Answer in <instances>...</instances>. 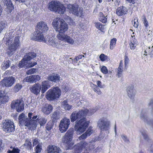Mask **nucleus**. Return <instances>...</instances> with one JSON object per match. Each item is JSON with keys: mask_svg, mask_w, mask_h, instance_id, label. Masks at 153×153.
<instances>
[{"mask_svg": "<svg viewBox=\"0 0 153 153\" xmlns=\"http://www.w3.org/2000/svg\"><path fill=\"white\" fill-rule=\"evenodd\" d=\"M37 30L36 31H39L42 32H44L45 31L48 30V27L46 24L43 22H40L37 23Z\"/></svg>", "mask_w": 153, "mask_h": 153, "instance_id": "19", "label": "nucleus"}, {"mask_svg": "<svg viewBox=\"0 0 153 153\" xmlns=\"http://www.w3.org/2000/svg\"><path fill=\"white\" fill-rule=\"evenodd\" d=\"M11 148H12L11 147ZM20 150L17 147H13L12 150H8L7 153H20Z\"/></svg>", "mask_w": 153, "mask_h": 153, "instance_id": "44", "label": "nucleus"}, {"mask_svg": "<svg viewBox=\"0 0 153 153\" xmlns=\"http://www.w3.org/2000/svg\"><path fill=\"white\" fill-rule=\"evenodd\" d=\"M127 95L131 100H133L136 92L133 86L131 85L128 86L126 90Z\"/></svg>", "mask_w": 153, "mask_h": 153, "instance_id": "17", "label": "nucleus"}, {"mask_svg": "<svg viewBox=\"0 0 153 153\" xmlns=\"http://www.w3.org/2000/svg\"><path fill=\"white\" fill-rule=\"evenodd\" d=\"M148 105L150 106L151 105L152 106V108L151 111V114L153 115V100L151 99L150 100L148 103Z\"/></svg>", "mask_w": 153, "mask_h": 153, "instance_id": "57", "label": "nucleus"}, {"mask_svg": "<svg viewBox=\"0 0 153 153\" xmlns=\"http://www.w3.org/2000/svg\"><path fill=\"white\" fill-rule=\"evenodd\" d=\"M123 71V67L119 66L118 68L117 76L119 77L121 76Z\"/></svg>", "mask_w": 153, "mask_h": 153, "instance_id": "46", "label": "nucleus"}, {"mask_svg": "<svg viewBox=\"0 0 153 153\" xmlns=\"http://www.w3.org/2000/svg\"><path fill=\"white\" fill-rule=\"evenodd\" d=\"M101 68V71L104 74H106L108 73V70L106 67L104 66H102Z\"/></svg>", "mask_w": 153, "mask_h": 153, "instance_id": "47", "label": "nucleus"}, {"mask_svg": "<svg viewBox=\"0 0 153 153\" xmlns=\"http://www.w3.org/2000/svg\"><path fill=\"white\" fill-rule=\"evenodd\" d=\"M132 38L131 39V42L129 44V47L132 50H134L135 48L137 45V40L133 37V36L131 35Z\"/></svg>", "mask_w": 153, "mask_h": 153, "instance_id": "28", "label": "nucleus"}, {"mask_svg": "<svg viewBox=\"0 0 153 153\" xmlns=\"http://www.w3.org/2000/svg\"><path fill=\"white\" fill-rule=\"evenodd\" d=\"M61 3L56 1H52L49 3V8L51 11H55Z\"/></svg>", "mask_w": 153, "mask_h": 153, "instance_id": "22", "label": "nucleus"}, {"mask_svg": "<svg viewBox=\"0 0 153 153\" xmlns=\"http://www.w3.org/2000/svg\"><path fill=\"white\" fill-rule=\"evenodd\" d=\"M54 123L52 121L48 122L46 126V130L48 131H50L53 128Z\"/></svg>", "mask_w": 153, "mask_h": 153, "instance_id": "38", "label": "nucleus"}, {"mask_svg": "<svg viewBox=\"0 0 153 153\" xmlns=\"http://www.w3.org/2000/svg\"><path fill=\"white\" fill-rule=\"evenodd\" d=\"M143 17V19L142 20L144 26L146 28L149 26L148 22L145 16H144Z\"/></svg>", "mask_w": 153, "mask_h": 153, "instance_id": "48", "label": "nucleus"}, {"mask_svg": "<svg viewBox=\"0 0 153 153\" xmlns=\"http://www.w3.org/2000/svg\"><path fill=\"white\" fill-rule=\"evenodd\" d=\"M47 151L48 153H59L61 152L59 147L52 145L48 146Z\"/></svg>", "mask_w": 153, "mask_h": 153, "instance_id": "21", "label": "nucleus"}, {"mask_svg": "<svg viewBox=\"0 0 153 153\" xmlns=\"http://www.w3.org/2000/svg\"><path fill=\"white\" fill-rule=\"evenodd\" d=\"M20 37L17 36L15 37L14 40L9 45L7 49V52L10 55L13 54V52L17 50L20 45V42L19 40Z\"/></svg>", "mask_w": 153, "mask_h": 153, "instance_id": "8", "label": "nucleus"}, {"mask_svg": "<svg viewBox=\"0 0 153 153\" xmlns=\"http://www.w3.org/2000/svg\"><path fill=\"white\" fill-rule=\"evenodd\" d=\"M87 137L86 134L85 133L79 137V139L80 140H85L87 138Z\"/></svg>", "mask_w": 153, "mask_h": 153, "instance_id": "55", "label": "nucleus"}, {"mask_svg": "<svg viewBox=\"0 0 153 153\" xmlns=\"http://www.w3.org/2000/svg\"><path fill=\"white\" fill-rule=\"evenodd\" d=\"M100 58L102 61H104L107 59V56L105 55L104 54H101L100 56Z\"/></svg>", "mask_w": 153, "mask_h": 153, "instance_id": "56", "label": "nucleus"}, {"mask_svg": "<svg viewBox=\"0 0 153 153\" xmlns=\"http://www.w3.org/2000/svg\"><path fill=\"white\" fill-rule=\"evenodd\" d=\"M10 65V61L8 60L2 64V69L4 71L9 68Z\"/></svg>", "mask_w": 153, "mask_h": 153, "instance_id": "41", "label": "nucleus"}, {"mask_svg": "<svg viewBox=\"0 0 153 153\" xmlns=\"http://www.w3.org/2000/svg\"><path fill=\"white\" fill-rule=\"evenodd\" d=\"M85 114L83 110H80L79 111H74L70 116L71 122H74L76 120L80 119L76 122L74 126L75 130L78 134H80L83 133L88 127L90 123L89 121H87L85 117Z\"/></svg>", "mask_w": 153, "mask_h": 153, "instance_id": "2", "label": "nucleus"}, {"mask_svg": "<svg viewBox=\"0 0 153 153\" xmlns=\"http://www.w3.org/2000/svg\"><path fill=\"white\" fill-rule=\"evenodd\" d=\"M60 78V76L58 74L53 73L49 76L48 80L54 82H57L59 81Z\"/></svg>", "mask_w": 153, "mask_h": 153, "instance_id": "25", "label": "nucleus"}, {"mask_svg": "<svg viewBox=\"0 0 153 153\" xmlns=\"http://www.w3.org/2000/svg\"><path fill=\"white\" fill-rule=\"evenodd\" d=\"M65 10V7L62 4L60 3L58 7L56 9L55 12L56 13H58L60 14H63L64 13Z\"/></svg>", "mask_w": 153, "mask_h": 153, "instance_id": "31", "label": "nucleus"}, {"mask_svg": "<svg viewBox=\"0 0 153 153\" xmlns=\"http://www.w3.org/2000/svg\"><path fill=\"white\" fill-rule=\"evenodd\" d=\"M36 57V54L33 52H31L28 53L26 55L24 56L23 59L19 63L18 66L19 68H32L36 65L37 63L36 62L33 63L31 62L30 60Z\"/></svg>", "mask_w": 153, "mask_h": 153, "instance_id": "4", "label": "nucleus"}, {"mask_svg": "<svg viewBox=\"0 0 153 153\" xmlns=\"http://www.w3.org/2000/svg\"><path fill=\"white\" fill-rule=\"evenodd\" d=\"M70 124V120L66 117L62 119L61 120L59 126V130L61 133L65 132L68 129Z\"/></svg>", "mask_w": 153, "mask_h": 153, "instance_id": "12", "label": "nucleus"}, {"mask_svg": "<svg viewBox=\"0 0 153 153\" xmlns=\"http://www.w3.org/2000/svg\"><path fill=\"white\" fill-rule=\"evenodd\" d=\"M22 85L19 84H17L16 85L14 88V90L15 92H17L21 88Z\"/></svg>", "mask_w": 153, "mask_h": 153, "instance_id": "51", "label": "nucleus"}, {"mask_svg": "<svg viewBox=\"0 0 153 153\" xmlns=\"http://www.w3.org/2000/svg\"><path fill=\"white\" fill-rule=\"evenodd\" d=\"M3 130L7 132H13L15 130V127L13 122L8 120L3 124Z\"/></svg>", "mask_w": 153, "mask_h": 153, "instance_id": "15", "label": "nucleus"}, {"mask_svg": "<svg viewBox=\"0 0 153 153\" xmlns=\"http://www.w3.org/2000/svg\"><path fill=\"white\" fill-rule=\"evenodd\" d=\"M95 26L96 28L102 32H104V30L106 29L105 25H103L100 22H95Z\"/></svg>", "mask_w": 153, "mask_h": 153, "instance_id": "30", "label": "nucleus"}, {"mask_svg": "<svg viewBox=\"0 0 153 153\" xmlns=\"http://www.w3.org/2000/svg\"><path fill=\"white\" fill-rule=\"evenodd\" d=\"M92 127H90L88 129V130L86 131L85 132V133L86 134L87 136H89L91 135V134L93 132V131L92 129Z\"/></svg>", "mask_w": 153, "mask_h": 153, "instance_id": "52", "label": "nucleus"}, {"mask_svg": "<svg viewBox=\"0 0 153 153\" xmlns=\"http://www.w3.org/2000/svg\"><path fill=\"white\" fill-rule=\"evenodd\" d=\"M97 87L100 88H103L104 87V86L102 85V82L100 81H97Z\"/></svg>", "mask_w": 153, "mask_h": 153, "instance_id": "59", "label": "nucleus"}, {"mask_svg": "<svg viewBox=\"0 0 153 153\" xmlns=\"http://www.w3.org/2000/svg\"><path fill=\"white\" fill-rule=\"evenodd\" d=\"M44 32L39 31H36L31 35V39L39 42H46L45 37L44 33Z\"/></svg>", "mask_w": 153, "mask_h": 153, "instance_id": "9", "label": "nucleus"}, {"mask_svg": "<svg viewBox=\"0 0 153 153\" xmlns=\"http://www.w3.org/2000/svg\"><path fill=\"white\" fill-rule=\"evenodd\" d=\"M37 120L41 126H44L47 121V119L44 117H38Z\"/></svg>", "mask_w": 153, "mask_h": 153, "instance_id": "33", "label": "nucleus"}, {"mask_svg": "<svg viewBox=\"0 0 153 153\" xmlns=\"http://www.w3.org/2000/svg\"><path fill=\"white\" fill-rule=\"evenodd\" d=\"M36 71V69L35 68H31L27 71L26 72V73L27 74H31L34 73Z\"/></svg>", "mask_w": 153, "mask_h": 153, "instance_id": "54", "label": "nucleus"}, {"mask_svg": "<svg viewBox=\"0 0 153 153\" xmlns=\"http://www.w3.org/2000/svg\"><path fill=\"white\" fill-rule=\"evenodd\" d=\"M15 79L13 76L6 77L1 81V83L3 87H10L14 83Z\"/></svg>", "mask_w": 153, "mask_h": 153, "instance_id": "16", "label": "nucleus"}, {"mask_svg": "<svg viewBox=\"0 0 153 153\" xmlns=\"http://www.w3.org/2000/svg\"><path fill=\"white\" fill-rule=\"evenodd\" d=\"M99 20L102 23H105L106 22L107 18L102 13H100Z\"/></svg>", "mask_w": 153, "mask_h": 153, "instance_id": "42", "label": "nucleus"}, {"mask_svg": "<svg viewBox=\"0 0 153 153\" xmlns=\"http://www.w3.org/2000/svg\"><path fill=\"white\" fill-rule=\"evenodd\" d=\"M73 133V130H69L62 139V141L67 147V150L72 149L74 145V143L72 141Z\"/></svg>", "mask_w": 153, "mask_h": 153, "instance_id": "5", "label": "nucleus"}, {"mask_svg": "<svg viewBox=\"0 0 153 153\" xmlns=\"http://www.w3.org/2000/svg\"><path fill=\"white\" fill-rule=\"evenodd\" d=\"M48 82V81H44L42 82V85L39 86L40 90L41 89V92L44 93L49 88Z\"/></svg>", "mask_w": 153, "mask_h": 153, "instance_id": "27", "label": "nucleus"}, {"mask_svg": "<svg viewBox=\"0 0 153 153\" xmlns=\"http://www.w3.org/2000/svg\"><path fill=\"white\" fill-rule=\"evenodd\" d=\"M15 33V31L14 30H11L8 31V33L5 36L7 39V45H9L12 42Z\"/></svg>", "mask_w": 153, "mask_h": 153, "instance_id": "18", "label": "nucleus"}, {"mask_svg": "<svg viewBox=\"0 0 153 153\" xmlns=\"http://www.w3.org/2000/svg\"><path fill=\"white\" fill-rule=\"evenodd\" d=\"M33 76L35 82L40 79V77L39 75H33Z\"/></svg>", "mask_w": 153, "mask_h": 153, "instance_id": "60", "label": "nucleus"}, {"mask_svg": "<svg viewBox=\"0 0 153 153\" xmlns=\"http://www.w3.org/2000/svg\"><path fill=\"white\" fill-rule=\"evenodd\" d=\"M92 85H91V86L93 88V90L98 95H101L102 94V92L100 91V89L97 87V86L92 84Z\"/></svg>", "mask_w": 153, "mask_h": 153, "instance_id": "37", "label": "nucleus"}, {"mask_svg": "<svg viewBox=\"0 0 153 153\" xmlns=\"http://www.w3.org/2000/svg\"><path fill=\"white\" fill-rule=\"evenodd\" d=\"M57 113L56 112H55L53 113L52 114L51 117L52 118H53L54 119H57Z\"/></svg>", "mask_w": 153, "mask_h": 153, "instance_id": "63", "label": "nucleus"}, {"mask_svg": "<svg viewBox=\"0 0 153 153\" xmlns=\"http://www.w3.org/2000/svg\"><path fill=\"white\" fill-rule=\"evenodd\" d=\"M53 107L51 105H46L42 108V111L45 114L48 115L52 111Z\"/></svg>", "mask_w": 153, "mask_h": 153, "instance_id": "26", "label": "nucleus"}, {"mask_svg": "<svg viewBox=\"0 0 153 153\" xmlns=\"http://www.w3.org/2000/svg\"><path fill=\"white\" fill-rule=\"evenodd\" d=\"M148 51V54L150 57H153V45L151 47H149Z\"/></svg>", "mask_w": 153, "mask_h": 153, "instance_id": "50", "label": "nucleus"}, {"mask_svg": "<svg viewBox=\"0 0 153 153\" xmlns=\"http://www.w3.org/2000/svg\"><path fill=\"white\" fill-rule=\"evenodd\" d=\"M7 25L4 22H0V34L1 33L2 31L6 28Z\"/></svg>", "mask_w": 153, "mask_h": 153, "instance_id": "45", "label": "nucleus"}, {"mask_svg": "<svg viewBox=\"0 0 153 153\" xmlns=\"http://www.w3.org/2000/svg\"><path fill=\"white\" fill-rule=\"evenodd\" d=\"M4 95V92L0 90V99H1Z\"/></svg>", "mask_w": 153, "mask_h": 153, "instance_id": "64", "label": "nucleus"}, {"mask_svg": "<svg viewBox=\"0 0 153 153\" xmlns=\"http://www.w3.org/2000/svg\"><path fill=\"white\" fill-rule=\"evenodd\" d=\"M128 10L126 7L121 6L117 8L116 10V13L118 16H121L127 13Z\"/></svg>", "mask_w": 153, "mask_h": 153, "instance_id": "23", "label": "nucleus"}, {"mask_svg": "<svg viewBox=\"0 0 153 153\" xmlns=\"http://www.w3.org/2000/svg\"><path fill=\"white\" fill-rule=\"evenodd\" d=\"M46 43L48 45H51L55 47L59 46V43L56 42L55 38L53 36L49 37L46 39Z\"/></svg>", "mask_w": 153, "mask_h": 153, "instance_id": "20", "label": "nucleus"}, {"mask_svg": "<svg viewBox=\"0 0 153 153\" xmlns=\"http://www.w3.org/2000/svg\"><path fill=\"white\" fill-rule=\"evenodd\" d=\"M42 149V143H39L36 146L35 149L36 152L35 153H40Z\"/></svg>", "mask_w": 153, "mask_h": 153, "instance_id": "43", "label": "nucleus"}, {"mask_svg": "<svg viewBox=\"0 0 153 153\" xmlns=\"http://www.w3.org/2000/svg\"><path fill=\"white\" fill-rule=\"evenodd\" d=\"M24 102L21 100H17L13 101L11 105V108H16L17 111L18 112L23 110L24 108Z\"/></svg>", "mask_w": 153, "mask_h": 153, "instance_id": "13", "label": "nucleus"}, {"mask_svg": "<svg viewBox=\"0 0 153 153\" xmlns=\"http://www.w3.org/2000/svg\"><path fill=\"white\" fill-rule=\"evenodd\" d=\"M7 6V11L8 13H10L14 9L13 5L10 0H2Z\"/></svg>", "mask_w": 153, "mask_h": 153, "instance_id": "24", "label": "nucleus"}, {"mask_svg": "<svg viewBox=\"0 0 153 153\" xmlns=\"http://www.w3.org/2000/svg\"><path fill=\"white\" fill-rule=\"evenodd\" d=\"M121 137L124 141L128 143V140L127 138V137L126 136H125L124 135H122L121 136Z\"/></svg>", "mask_w": 153, "mask_h": 153, "instance_id": "62", "label": "nucleus"}, {"mask_svg": "<svg viewBox=\"0 0 153 153\" xmlns=\"http://www.w3.org/2000/svg\"><path fill=\"white\" fill-rule=\"evenodd\" d=\"M61 95V90L56 87L49 89L47 92L46 97L48 100H51L58 98Z\"/></svg>", "mask_w": 153, "mask_h": 153, "instance_id": "6", "label": "nucleus"}, {"mask_svg": "<svg viewBox=\"0 0 153 153\" xmlns=\"http://www.w3.org/2000/svg\"><path fill=\"white\" fill-rule=\"evenodd\" d=\"M9 100V97L8 95L4 94V96L0 99V104H4L7 102Z\"/></svg>", "mask_w": 153, "mask_h": 153, "instance_id": "35", "label": "nucleus"}, {"mask_svg": "<svg viewBox=\"0 0 153 153\" xmlns=\"http://www.w3.org/2000/svg\"><path fill=\"white\" fill-rule=\"evenodd\" d=\"M88 145V144L85 141H80L74 146V153H80L82 150H87Z\"/></svg>", "mask_w": 153, "mask_h": 153, "instance_id": "14", "label": "nucleus"}, {"mask_svg": "<svg viewBox=\"0 0 153 153\" xmlns=\"http://www.w3.org/2000/svg\"><path fill=\"white\" fill-rule=\"evenodd\" d=\"M84 113L85 114V117L86 115H91L94 114L96 111V110L95 109H90L88 110L87 109H82Z\"/></svg>", "mask_w": 153, "mask_h": 153, "instance_id": "32", "label": "nucleus"}, {"mask_svg": "<svg viewBox=\"0 0 153 153\" xmlns=\"http://www.w3.org/2000/svg\"><path fill=\"white\" fill-rule=\"evenodd\" d=\"M117 39L116 38H113L111 40L110 45V49L113 50L116 46Z\"/></svg>", "mask_w": 153, "mask_h": 153, "instance_id": "36", "label": "nucleus"}, {"mask_svg": "<svg viewBox=\"0 0 153 153\" xmlns=\"http://www.w3.org/2000/svg\"><path fill=\"white\" fill-rule=\"evenodd\" d=\"M67 7L69 10V12L79 16H81L82 14V8H78L77 6L68 4L67 5Z\"/></svg>", "mask_w": 153, "mask_h": 153, "instance_id": "11", "label": "nucleus"}, {"mask_svg": "<svg viewBox=\"0 0 153 153\" xmlns=\"http://www.w3.org/2000/svg\"><path fill=\"white\" fill-rule=\"evenodd\" d=\"M132 22L134 27L136 28L138 27L139 25L137 18H135L134 20L132 21Z\"/></svg>", "mask_w": 153, "mask_h": 153, "instance_id": "49", "label": "nucleus"}, {"mask_svg": "<svg viewBox=\"0 0 153 153\" xmlns=\"http://www.w3.org/2000/svg\"><path fill=\"white\" fill-rule=\"evenodd\" d=\"M31 91L33 93L37 95L40 92L39 85L37 84L34 85L30 88Z\"/></svg>", "mask_w": 153, "mask_h": 153, "instance_id": "29", "label": "nucleus"}, {"mask_svg": "<svg viewBox=\"0 0 153 153\" xmlns=\"http://www.w3.org/2000/svg\"><path fill=\"white\" fill-rule=\"evenodd\" d=\"M28 117L29 118L26 117L23 113L20 114L19 117V124L22 126H27L29 129L33 130L36 127L35 119L37 118V116H34L33 113H29Z\"/></svg>", "mask_w": 153, "mask_h": 153, "instance_id": "3", "label": "nucleus"}, {"mask_svg": "<svg viewBox=\"0 0 153 153\" xmlns=\"http://www.w3.org/2000/svg\"><path fill=\"white\" fill-rule=\"evenodd\" d=\"M124 59L125 66L126 67L128 63L129 59L127 56H125Z\"/></svg>", "mask_w": 153, "mask_h": 153, "instance_id": "58", "label": "nucleus"}, {"mask_svg": "<svg viewBox=\"0 0 153 153\" xmlns=\"http://www.w3.org/2000/svg\"><path fill=\"white\" fill-rule=\"evenodd\" d=\"M23 146L25 148L27 149H30L32 148L31 143L29 139H26L25 143L23 145Z\"/></svg>", "mask_w": 153, "mask_h": 153, "instance_id": "34", "label": "nucleus"}, {"mask_svg": "<svg viewBox=\"0 0 153 153\" xmlns=\"http://www.w3.org/2000/svg\"><path fill=\"white\" fill-rule=\"evenodd\" d=\"M53 26L55 30L58 33L57 37L59 40L73 44L74 40L67 35H65V33L67 30V25L63 20L56 18L55 19L52 23Z\"/></svg>", "mask_w": 153, "mask_h": 153, "instance_id": "1", "label": "nucleus"}, {"mask_svg": "<svg viewBox=\"0 0 153 153\" xmlns=\"http://www.w3.org/2000/svg\"><path fill=\"white\" fill-rule=\"evenodd\" d=\"M62 106L65 110H69L71 108V105H68L67 101L65 100L62 103Z\"/></svg>", "mask_w": 153, "mask_h": 153, "instance_id": "40", "label": "nucleus"}, {"mask_svg": "<svg viewBox=\"0 0 153 153\" xmlns=\"http://www.w3.org/2000/svg\"><path fill=\"white\" fill-rule=\"evenodd\" d=\"M24 82H34V79L33 78V75L29 76H27L23 80Z\"/></svg>", "mask_w": 153, "mask_h": 153, "instance_id": "39", "label": "nucleus"}, {"mask_svg": "<svg viewBox=\"0 0 153 153\" xmlns=\"http://www.w3.org/2000/svg\"><path fill=\"white\" fill-rule=\"evenodd\" d=\"M141 133L142 137L146 141V146L147 150L151 153H153V143L149 138L146 131H142Z\"/></svg>", "mask_w": 153, "mask_h": 153, "instance_id": "10", "label": "nucleus"}, {"mask_svg": "<svg viewBox=\"0 0 153 153\" xmlns=\"http://www.w3.org/2000/svg\"><path fill=\"white\" fill-rule=\"evenodd\" d=\"M39 143V141L38 139L36 138L33 140V146L36 145L38 144Z\"/></svg>", "mask_w": 153, "mask_h": 153, "instance_id": "61", "label": "nucleus"}, {"mask_svg": "<svg viewBox=\"0 0 153 153\" xmlns=\"http://www.w3.org/2000/svg\"><path fill=\"white\" fill-rule=\"evenodd\" d=\"M106 114V117H107ZM97 126L102 131H106L108 134L109 133V130L110 128V122L106 117H102L99 119L97 122Z\"/></svg>", "mask_w": 153, "mask_h": 153, "instance_id": "7", "label": "nucleus"}, {"mask_svg": "<svg viewBox=\"0 0 153 153\" xmlns=\"http://www.w3.org/2000/svg\"><path fill=\"white\" fill-rule=\"evenodd\" d=\"M148 48L146 49V50H145L144 53L143 54V56H142V57L143 59H144L146 58H147L149 54H148Z\"/></svg>", "mask_w": 153, "mask_h": 153, "instance_id": "53", "label": "nucleus"}]
</instances>
